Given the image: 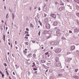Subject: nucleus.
<instances>
[{"label":"nucleus","instance_id":"1","mask_svg":"<svg viewBox=\"0 0 79 79\" xmlns=\"http://www.w3.org/2000/svg\"><path fill=\"white\" fill-rule=\"evenodd\" d=\"M61 51V49L60 48L56 49L55 50V52L56 53H60Z\"/></svg>","mask_w":79,"mask_h":79},{"label":"nucleus","instance_id":"2","mask_svg":"<svg viewBox=\"0 0 79 79\" xmlns=\"http://www.w3.org/2000/svg\"><path fill=\"white\" fill-rule=\"evenodd\" d=\"M50 16L52 17L53 18H56V15L54 14H51L50 15Z\"/></svg>","mask_w":79,"mask_h":79},{"label":"nucleus","instance_id":"3","mask_svg":"<svg viewBox=\"0 0 79 79\" xmlns=\"http://www.w3.org/2000/svg\"><path fill=\"white\" fill-rule=\"evenodd\" d=\"M55 66H57V67H60L61 66V64L60 63H58V64H55Z\"/></svg>","mask_w":79,"mask_h":79},{"label":"nucleus","instance_id":"4","mask_svg":"<svg viewBox=\"0 0 79 79\" xmlns=\"http://www.w3.org/2000/svg\"><path fill=\"white\" fill-rule=\"evenodd\" d=\"M64 9V7H63V6H61L59 8V11H62V10Z\"/></svg>","mask_w":79,"mask_h":79},{"label":"nucleus","instance_id":"5","mask_svg":"<svg viewBox=\"0 0 79 79\" xmlns=\"http://www.w3.org/2000/svg\"><path fill=\"white\" fill-rule=\"evenodd\" d=\"M75 49V46H72L71 47L70 50L71 51H73V50H74Z\"/></svg>","mask_w":79,"mask_h":79},{"label":"nucleus","instance_id":"6","mask_svg":"<svg viewBox=\"0 0 79 79\" xmlns=\"http://www.w3.org/2000/svg\"><path fill=\"white\" fill-rule=\"evenodd\" d=\"M56 61V62H59L60 61V59H59V57H56L55 58Z\"/></svg>","mask_w":79,"mask_h":79},{"label":"nucleus","instance_id":"7","mask_svg":"<svg viewBox=\"0 0 79 79\" xmlns=\"http://www.w3.org/2000/svg\"><path fill=\"white\" fill-rule=\"evenodd\" d=\"M73 77L75 79H79V77L77 76H73Z\"/></svg>","mask_w":79,"mask_h":79},{"label":"nucleus","instance_id":"8","mask_svg":"<svg viewBox=\"0 0 79 79\" xmlns=\"http://www.w3.org/2000/svg\"><path fill=\"white\" fill-rule=\"evenodd\" d=\"M56 34L57 35H58L60 36V35H61V33H60V32L59 31H56Z\"/></svg>","mask_w":79,"mask_h":79},{"label":"nucleus","instance_id":"9","mask_svg":"<svg viewBox=\"0 0 79 79\" xmlns=\"http://www.w3.org/2000/svg\"><path fill=\"white\" fill-rule=\"evenodd\" d=\"M47 7L45 6L43 7V10L44 11H47Z\"/></svg>","mask_w":79,"mask_h":79},{"label":"nucleus","instance_id":"10","mask_svg":"<svg viewBox=\"0 0 79 79\" xmlns=\"http://www.w3.org/2000/svg\"><path fill=\"white\" fill-rule=\"evenodd\" d=\"M57 24H58V23H57V22L55 21L54 22L53 25H54V26H56Z\"/></svg>","mask_w":79,"mask_h":79},{"label":"nucleus","instance_id":"11","mask_svg":"<svg viewBox=\"0 0 79 79\" xmlns=\"http://www.w3.org/2000/svg\"><path fill=\"white\" fill-rule=\"evenodd\" d=\"M75 31L76 32H77L79 31V29H78L77 28H76L75 30Z\"/></svg>","mask_w":79,"mask_h":79},{"label":"nucleus","instance_id":"12","mask_svg":"<svg viewBox=\"0 0 79 79\" xmlns=\"http://www.w3.org/2000/svg\"><path fill=\"white\" fill-rule=\"evenodd\" d=\"M47 33V30H45L44 32H43V34H46Z\"/></svg>","mask_w":79,"mask_h":79},{"label":"nucleus","instance_id":"13","mask_svg":"<svg viewBox=\"0 0 79 79\" xmlns=\"http://www.w3.org/2000/svg\"><path fill=\"white\" fill-rule=\"evenodd\" d=\"M74 1L75 2H77V3H78V4H79V1L78 0H74Z\"/></svg>","mask_w":79,"mask_h":79},{"label":"nucleus","instance_id":"14","mask_svg":"<svg viewBox=\"0 0 79 79\" xmlns=\"http://www.w3.org/2000/svg\"><path fill=\"white\" fill-rule=\"evenodd\" d=\"M72 58H69L68 60V61H71V60H72Z\"/></svg>","mask_w":79,"mask_h":79},{"label":"nucleus","instance_id":"15","mask_svg":"<svg viewBox=\"0 0 79 79\" xmlns=\"http://www.w3.org/2000/svg\"><path fill=\"white\" fill-rule=\"evenodd\" d=\"M41 63H45V61L42 60H41Z\"/></svg>","mask_w":79,"mask_h":79},{"label":"nucleus","instance_id":"16","mask_svg":"<svg viewBox=\"0 0 79 79\" xmlns=\"http://www.w3.org/2000/svg\"><path fill=\"white\" fill-rule=\"evenodd\" d=\"M27 51L24 50H23V53H25V54H26L27 53Z\"/></svg>","mask_w":79,"mask_h":79},{"label":"nucleus","instance_id":"17","mask_svg":"<svg viewBox=\"0 0 79 79\" xmlns=\"http://www.w3.org/2000/svg\"><path fill=\"white\" fill-rule=\"evenodd\" d=\"M33 65H32V67H34L35 66V63L33 62Z\"/></svg>","mask_w":79,"mask_h":79},{"label":"nucleus","instance_id":"18","mask_svg":"<svg viewBox=\"0 0 79 79\" xmlns=\"http://www.w3.org/2000/svg\"><path fill=\"white\" fill-rule=\"evenodd\" d=\"M6 18V19H7V18H8V14H7Z\"/></svg>","mask_w":79,"mask_h":79},{"label":"nucleus","instance_id":"19","mask_svg":"<svg viewBox=\"0 0 79 79\" xmlns=\"http://www.w3.org/2000/svg\"><path fill=\"white\" fill-rule=\"evenodd\" d=\"M47 20H48V19H46L44 21L46 23H47Z\"/></svg>","mask_w":79,"mask_h":79},{"label":"nucleus","instance_id":"20","mask_svg":"<svg viewBox=\"0 0 79 79\" xmlns=\"http://www.w3.org/2000/svg\"><path fill=\"white\" fill-rule=\"evenodd\" d=\"M30 27H33V26L32 24L31 23L30 24Z\"/></svg>","mask_w":79,"mask_h":79},{"label":"nucleus","instance_id":"21","mask_svg":"<svg viewBox=\"0 0 79 79\" xmlns=\"http://www.w3.org/2000/svg\"><path fill=\"white\" fill-rule=\"evenodd\" d=\"M35 19L36 22H37V21H38V19H37V18H35Z\"/></svg>","mask_w":79,"mask_h":79},{"label":"nucleus","instance_id":"22","mask_svg":"<svg viewBox=\"0 0 79 79\" xmlns=\"http://www.w3.org/2000/svg\"><path fill=\"white\" fill-rule=\"evenodd\" d=\"M3 36L4 40V41H5V35H4Z\"/></svg>","mask_w":79,"mask_h":79},{"label":"nucleus","instance_id":"23","mask_svg":"<svg viewBox=\"0 0 79 79\" xmlns=\"http://www.w3.org/2000/svg\"><path fill=\"white\" fill-rule=\"evenodd\" d=\"M38 35H39V36H40V31H39L38 33Z\"/></svg>","mask_w":79,"mask_h":79},{"label":"nucleus","instance_id":"24","mask_svg":"<svg viewBox=\"0 0 79 79\" xmlns=\"http://www.w3.org/2000/svg\"><path fill=\"white\" fill-rule=\"evenodd\" d=\"M25 34H29V32L27 31H25Z\"/></svg>","mask_w":79,"mask_h":79},{"label":"nucleus","instance_id":"25","mask_svg":"<svg viewBox=\"0 0 79 79\" xmlns=\"http://www.w3.org/2000/svg\"><path fill=\"white\" fill-rule=\"evenodd\" d=\"M6 72L7 73V74L8 76H9V73H8V71H6Z\"/></svg>","mask_w":79,"mask_h":79},{"label":"nucleus","instance_id":"26","mask_svg":"<svg viewBox=\"0 0 79 79\" xmlns=\"http://www.w3.org/2000/svg\"><path fill=\"white\" fill-rule=\"evenodd\" d=\"M33 70L34 71H36L37 70V69L35 68H34L33 69Z\"/></svg>","mask_w":79,"mask_h":79},{"label":"nucleus","instance_id":"27","mask_svg":"<svg viewBox=\"0 0 79 79\" xmlns=\"http://www.w3.org/2000/svg\"><path fill=\"white\" fill-rule=\"evenodd\" d=\"M78 70H79V69H77L75 70V72H77V71H78Z\"/></svg>","mask_w":79,"mask_h":79},{"label":"nucleus","instance_id":"28","mask_svg":"<svg viewBox=\"0 0 79 79\" xmlns=\"http://www.w3.org/2000/svg\"><path fill=\"white\" fill-rule=\"evenodd\" d=\"M26 30L27 31H29V28H27Z\"/></svg>","mask_w":79,"mask_h":79},{"label":"nucleus","instance_id":"29","mask_svg":"<svg viewBox=\"0 0 79 79\" xmlns=\"http://www.w3.org/2000/svg\"><path fill=\"white\" fill-rule=\"evenodd\" d=\"M65 39V38L64 37H63L62 38V40H64Z\"/></svg>","mask_w":79,"mask_h":79},{"label":"nucleus","instance_id":"30","mask_svg":"<svg viewBox=\"0 0 79 79\" xmlns=\"http://www.w3.org/2000/svg\"><path fill=\"white\" fill-rule=\"evenodd\" d=\"M4 66H7V65H6V63H4Z\"/></svg>","mask_w":79,"mask_h":79},{"label":"nucleus","instance_id":"31","mask_svg":"<svg viewBox=\"0 0 79 79\" xmlns=\"http://www.w3.org/2000/svg\"><path fill=\"white\" fill-rule=\"evenodd\" d=\"M44 17H46V16H47V15H46V14H45V13H44Z\"/></svg>","mask_w":79,"mask_h":79},{"label":"nucleus","instance_id":"32","mask_svg":"<svg viewBox=\"0 0 79 79\" xmlns=\"http://www.w3.org/2000/svg\"><path fill=\"white\" fill-rule=\"evenodd\" d=\"M60 5H62L63 6H64V3H62L60 4Z\"/></svg>","mask_w":79,"mask_h":79},{"label":"nucleus","instance_id":"33","mask_svg":"<svg viewBox=\"0 0 79 79\" xmlns=\"http://www.w3.org/2000/svg\"><path fill=\"white\" fill-rule=\"evenodd\" d=\"M2 78H3L4 77V74H2Z\"/></svg>","mask_w":79,"mask_h":79},{"label":"nucleus","instance_id":"34","mask_svg":"<svg viewBox=\"0 0 79 79\" xmlns=\"http://www.w3.org/2000/svg\"><path fill=\"white\" fill-rule=\"evenodd\" d=\"M48 54V52H47L45 53L46 55H47Z\"/></svg>","mask_w":79,"mask_h":79},{"label":"nucleus","instance_id":"35","mask_svg":"<svg viewBox=\"0 0 79 79\" xmlns=\"http://www.w3.org/2000/svg\"><path fill=\"white\" fill-rule=\"evenodd\" d=\"M76 15H77V16H79V13H77V14H76Z\"/></svg>","mask_w":79,"mask_h":79},{"label":"nucleus","instance_id":"36","mask_svg":"<svg viewBox=\"0 0 79 79\" xmlns=\"http://www.w3.org/2000/svg\"><path fill=\"white\" fill-rule=\"evenodd\" d=\"M25 39H28V37H27V36H25Z\"/></svg>","mask_w":79,"mask_h":79},{"label":"nucleus","instance_id":"37","mask_svg":"<svg viewBox=\"0 0 79 79\" xmlns=\"http://www.w3.org/2000/svg\"><path fill=\"white\" fill-rule=\"evenodd\" d=\"M35 56H36V55H35V54H34L33 55V56H34V57H35Z\"/></svg>","mask_w":79,"mask_h":79},{"label":"nucleus","instance_id":"38","mask_svg":"<svg viewBox=\"0 0 79 79\" xmlns=\"http://www.w3.org/2000/svg\"><path fill=\"white\" fill-rule=\"evenodd\" d=\"M37 71H35V74H37Z\"/></svg>","mask_w":79,"mask_h":79},{"label":"nucleus","instance_id":"39","mask_svg":"<svg viewBox=\"0 0 79 79\" xmlns=\"http://www.w3.org/2000/svg\"><path fill=\"white\" fill-rule=\"evenodd\" d=\"M15 15L14 16H12L13 19H14V18H15Z\"/></svg>","mask_w":79,"mask_h":79},{"label":"nucleus","instance_id":"40","mask_svg":"<svg viewBox=\"0 0 79 79\" xmlns=\"http://www.w3.org/2000/svg\"><path fill=\"white\" fill-rule=\"evenodd\" d=\"M32 42L33 43H35V41H32Z\"/></svg>","mask_w":79,"mask_h":79},{"label":"nucleus","instance_id":"41","mask_svg":"<svg viewBox=\"0 0 79 79\" xmlns=\"http://www.w3.org/2000/svg\"><path fill=\"white\" fill-rule=\"evenodd\" d=\"M30 11H31V10H32V7H30Z\"/></svg>","mask_w":79,"mask_h":79},{"label":"nucleus","instance_id":"42","mask_svg":"<svg viewBox=\"0 0 79 79\" xmlns=\"http://www.w3.org/2000/svg\"><path fill=\"white\" fill-rule=\"evenodd\" d=\"M46 26H48L49 27H50V24H47Z\"/></svg>","mask_w":79,"mask_h":79},{"label":"nucleus","instance_id":"43","mask_svg":"<svg viewBox=\"0 0 79 79\" xmlns=\"http://www.w3.org/2000/svg\"><path fill=\"white\" fill-rule=\"evenodd\" d=\"M28 44H29V43H26V45H28Z\"/></svg>","mask_w":79,"mask_h":79},{"label":"nucleus","instance_id":"44","mask_svg":"<svg viewBox=\"0 0 79 79\" xmlns=\"http://www.w3.org/2000/svg\"><path fill=\"white\" fill-rule=\"evenodd\" d=\"M65 1H67L68 2H69V0H65Z\"/></svg>","mask_w":79,"mask_h":79},{"label":"nucleus","instance_id":"45","mask_svg":"<svg viewBox=\"0 0 79 79\" xmlns=\"http://www.w3.org/2000/svg\"><path fill=\"white\" fill-rule=\"evenodd\" d=\"M31 55H32V54L30 53V54L28 55V56H31Z\"/></svg>","mask_w":79,"mask_h":79},{"label":"nucleus","instance_id":"46","mask_svg":"<svg viewBox=\"0 0 79 79\" xmlns=\"http://www.w3.org/2000/svg\"><path fill=\"white\" fill-rule=\"evenodd\" d=\"M26 36H29V34H27L25 35Z\"/></svg>","mask_w":79,"mask_h":79},{"label":"nucleus","instance_id":"47","mask_svg":"<svg viewBox=\"0 0 79 79\" xmlns=\"http://www.w3.org/2000/svg\"><path fill=\"white\" fill-rule=\"evenodd\" d=\"M69 33H72V31H69Z\"/></svg>","mask_w":79,"mask_h":79},{"label":"nucleus","instance_id":"48","mask_svg":"<svg viewBox=\"0 0 79 79\" xmlns=\"http://www.w3.org/2000/svg\"><path fill=\"white\" fill-rule=\"evenodd\" d=\"M59 76H62V74H59Z\"/></svg>","mask_w":79,"mask_h":79},{"label":"nucleus","instance_id":"49","mask_svg":"<svg viewBox=\"0 0 79 79\" xmlns=\"http://www.w3.org/2000/svg\"><path fill=\"white\" fill-rule=\"evenodd\" d=\"M7 29H8V27H6V31L7 30Z\"/></svg>","mask_w":79,"mask_h":79},{"label":"nucleus","instance_id":"50","mask_svg":"<svg viewBox=\"0 0 79 79\" xmlns=\"http://www.w3.org/2000/svg\"><path fill=\"white\" fill-rule=\"evenodd\" d=\"M12 16H15V15H14V14L13 13H12Z\"/></svg>","mask_w":79,"mask_h":79},{"label":"nucleus","instance_id":"51","mask_svg":"<svg viewBox=\"0 0 79 79\" xmlns=\"http://www.w3.org/2000/svg\"><path fill=\"white\" fill-rule=\"evenodd\" d=\"M40 24L41 26H42V23H41V22L40 23Z\"/></svg>","mask_w":79,"mask_h":79},{"label":"nucleus","instance_id":"52","mask_svg":"<svg viewBox=\"0 0 79 79\" xmlns=\"http://www.w3.org/2000/svg\"><path fill=\"white\" fill-rule=\"evenodd\" d=\"M6 6H4V9L5 10H6Z\"/></svg>","mask_w":79,"mask_h":79},{"label":"nucleus","instance_id":"53","mask_svg":"<svg viewBox=\"0 0 79 79\" xmlns=\"http://www.w3.org/2000/svg\"><path fill=\"white\" fill-rule=\"evenodd\" d=\"M40 7H39V10L40 11Z\"/></svg>","mask_w":79,"mask_h":79},{"label":"nucleus","instance_id":"54","mask_svg":"<svg viewBox=\"0 0 79 79\" xmlns=\"http://www.w3.org/2000/svg\"><path fill=\"white\" fill-rule=\"evenodd\" d=\"M13 74H14V75H15V73L14 72H13Z\"/></svg>","mask_w":79,"mask_h":79},{"label":"nucleus","instance_id":"55","mask_svg":"<svg viewBox=\"0 0 79 79\" xmlns=\"http://www.w3.org/2000/svg\"><path fill=\"white\" fill-rule=\"evenodd\" d=\"M0 73H1V74H2V71H0Z\"/></svg>","mask_w":79,"mask_h":79},{"label":"nucleus","instance_id":"56","mask_svg":"<svg viewBox=\"0 0 79 79\" xmlns=\"http://www.w3.org/2000/svg\"><path fill=\"white\" fill-rule=\"evenodd\" d=\"M38 22H39V23H41V22H40V21H38Z\"/></svg>","mask_w":79,"mask_h":79},{"label":"nucleus","instance_id":"57","mask_svg":"<svg viewBox=\"0 0 79 79\" xmlns=\"http://www.w3.org/2000/svg\"><path fill=\"white\" fill-rule=\"evenodd\" d=\"M7 54H8V55H10V52H8Z\"/></svg>","mask_w":79,"mask_h":79},{"label":"nucleus","instance_id":"58","mask_svg":"<svg viewBox=\"0 0 79 79\" xmlns=\"http://www.w3.org/2000/svg\"><path fill=\"white\" fill-rule=\"evenodd\" d=\"M15 44L16 45V41H15Z\"/></svg>","mask_w":79,"mask_h":79},{"label":"nucleus","instance_id":"59","mask_svg":"<svg viewBox=\"0 0 79 79\" xmlns=\"http://www.w3.org/2000/svg\"><path fill=\"white\" fill-rule=\"evenodd\" d=\"M11 47H12V44L11 43Z\"/></svg>","mask_w":79,"mask_h":79},{"label":"nucleus","instance_id":"60","mask_svg":"<svg viewBox=\"0 0 79 79\" xmlns=\"http://www.w3.org/2000/svg\"><path fill=\"white\" fill-rule=\"evenodd\" d=\"M58 56H60V55H59V54H58Z\"/></svg>","mask_w":79,"mask_h":79},{"label":"nucleus","instance_id":"61","mask_svg":"<svg viewBox=\"0 0 79 79\" xmlns=\"http://www.w3.org/2000/svg\"><path fill=\"white\" fill-rule=\"evenodd\" d=\"M66 67H67V68H69V67L68 66H66Z\"/></svg>","mask_w":79,"mask_h":79},{"label":"nucleus","instance_id":"62","mask_svg":"<svg viewBox=\"0 0 79 79\" xmlns=\"http://www.w3.org/2000/svg\"><path fill=\"white\" fill-rule=\"evenodd\" d=\"M48 70H47L46 71V72H48Z\"/></svg>","mask_w":79,"mask_h":79},{"label":"nucleus","instance_id":"63","mask_svg":"<svg viewBox=\"0 0 79 79\" xmlns=\"http://www.w3.org/2000/svg\"><path fill=\"white\" fill-rule=\"evenodd\" d=\"M51 49H53V47H51Z\"/></svg>","mask_w":79,"mask_h":79},{"label":"nucleus","instance_id":"64","mask_svg":"<svg viewBox=\"0 0 79 79\" xmlns=\"http://www.w3.org/2000/svg\"><path fill=\"white\" fill-rule=\"evenodd\" d=\"M9 45H10V42L9 43Z\"/></svg>","mask_w":79,"mask_h":79}]
</instances>
